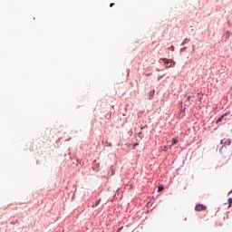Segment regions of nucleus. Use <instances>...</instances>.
Instances as JSON below:
<instances>
[{"label": "nucleus", "mask_w": 232, "mask_h": 232, "mask_svg": "<svg viewBox=\"0 0 232 232\" xmlns=\"http://www.w3.org/2000/svg\"><path fill=\"white\" fill-rule=\"evenodd\" d=\"M161 61L166 64V68H175V61L167 58H162Z\"/></svg>", "instance_id": "nucleus-1"}, {"label": "nucleus", "mask_w": 232, "mask_h": 232, "mask_svg": "<svg viewBox=\"0 0 232 232\" xmlns=\"http://www.w3.org/2000/svg\"><path fill=\"white\" fill-rule=\"evenodd\" d=\"M196 211H206L208 209V207L204 206L203 204H198L195 207Z\"/></svg>", "instance_id": "nucleus-2"}, {"label": "nucleus", "mask_w": 232, "mask_h": 232, "mask_svg": "<svg viewBox=\"0 0 232 232\" xmlns=\"http://www.w3.org/2000/svg\"><path fill=\"white\" fill-rule=\"evenodd\" d=\"M221 144H224L225 146H229L231 144V140H221Z\"/></svg>", "instance_id": "nucleus-3"}, {"label": "nucleus", "mask_w": 232, "mask_h": 232, "mask_svg": "<svg viewBox=\"0 0 232 232\" xmlns=\"http://www.w3.org/2000/svg\"><path fill=\"white\" fill-rule=\"evenodd\" d=\"M228 113H225L223 114L221 117H219L217 121V124H218V122H222V121L224 120V117H227Z\"/></svg>", "instance_id": "nucleus-4"}, {"label": "nucleus", "mask_w": 232, "mask_h": 232, "mask_svg": "<svg viewBox=\"0 0 232 232\" xmlns=\"http://www.w3.org/2000/svg\"><path fill=\"white\" fill-rule=\"evenodd\" d=\"M164 189V187L163 186H160L159 188H158V191H162Z\"/></svg>", "instance_id": "nucleus-5"}, {"label": "nucleus", "mask_w": 232, "mask_h": 232, "mask_svg": "<svg viewBox=\"0 0 232 232\" xmlns=\"http://www.w3.org/2000/svg\"><path fill=\"white\" fill-rule=\"evenodd\" d=\"M177 142H179V140H175V139L172 140V144H173V145H174V144H177Z\"/></svg>", "instance_id": "nucleus-6"}, {"label": "nucleus", "mask_w": 232, "mask_h": 232, "mask_svg": "<svg viewBox=\"0 0 232 232\" xmlns=\"http://www.w3.org/2000/svg\"><path fill=\"white\" fill-rule=\"evenodd\" d=\"M228 203H229V208H231V204H232V198H228Z\"/></svg>", "instance_id": "nucleus-7"}, {"label": "nucleus", "mask_w": 232, "mask_h": 232, "mask_svg": "<svg viewBox=\"0 0 232 232\" xmlns=\"http://www.w3.org/2000/svg\"><path fill=\"white\" fill-rule=\"evenodd\" d=\"M99 202H100V200H98V201L96 202V204L92 206V208H97V206H99Z\"/></svg>", "instance_id": "nucleus-8"}, {"label": "nucleus", "mask_w": 232, "mask_h": 232, "mask_svg": "<svg viewBox=\"0 0 232 232\" xmlns=\"http://www.w3.org/2000/svg\"><path fill=\"white\" fill-rule=\"evenodd\" d=\"M189 101H191V96L187 97V102H189Z\"/></svg>", "instance_id": "nucleus-9"}, {"label": "nucleus", "mask_w": 232, "mask_h": 232, "mask_svg": "<svg viewBox=\"0 0 232 232\" xmlns=\"http://www.w3.org/2000/svg\"><path fill=\"white\" fill-rule=\"evenodd\" d=\"M113 5H115L114 3H111V4H110V6L111 7V6H113Z\"/></svg>", "instance_id": "nucleus-10"}, {"label": "nucleus", "mask_w": 232, "mask_h": 232, "mask_svg": "<svg viewBox=\"0 0 232 232\" xmlns=\"http://www.w3.org/2000/svg\"><path fill=\"white\" fill-rule=\"evenodd\" d=\"M167 148H168V147H165L164 150H163V151H167V150H168Z\"/></svg>", "instance_id": "nucleus-11"}]
</instances>
